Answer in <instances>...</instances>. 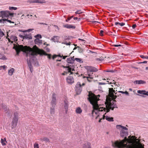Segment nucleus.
<instances>
[{"label":"nucleus","mask_w":148,"mask_h":148,"mask_svg":"<svg viewBox=\"0 0 148 148\" xmlns=\"http://www.w3.org/2000/svg\"><path fill=\"white\" fill-rule=\"evenodd\" d=\"M88 100L90 102V103L92 106L93 110H92L91 113H89L88 115L90 116L93 118V114L95 112V110H97V111H99V109H101V108L99 107L98 104V101L99 100L97 96L91 92H89V94L88 95Z\"/></svg>","instance_id":"obj_1"},{"label":"nucleus","mask_w":148,"mask_h":148,"mask_svg":"<svg viewBox=\"0 0 148 148\" xmlns=\"http://www.w3.org/2000/svg\"><path fill=\"white\" fill-rule=\"evenodd\" d=\"M16 55L18 56L20 52L21 51L23 52V55L26 57H27L28 56H29V58L32 57V58H34V56L35 54V53L36 52L35 50L27 46H24L23 45V47L16 50Z\"/></svg>","instance_id":"obj_2"},{"label":"nucleus","mask_w":148,"mask_h":148,"mask_svg":"<svg viewBox=\"0 0 148 148\" xmlns=\"http://www.w3.org/2000/svg\"><path fill=\"white\" fill-rule=\"evenodd\" d=\"M106 108H103V107H102L101 109H99V112H102L104 110L105 112H108L110 111V109L113 110L114 108H117L116 104L113 101L112 102H110L106 103Z\"/></svg>","instance_id":"obj_3"},{"label":"nucleus","mask_w":148,"mask_h":148,"mask_svg":"<svg viewBox=\"0 0 148 148\" xmlns=\"http://www.w3.org/2000/svg\"><path fill=\"white\" fill-rule=\"evenodd\" d=\"M124 140H116L114 142L112 141V145L114 147L118 148H126L124 144Z\"/></svg>","instance_id":"obj_4"},{"label":"nucleus","mask_w":148,"mask_h":148,"mask_svg":"<svg viewBox=\"0 0 148 148\" xmlns=\"http://www.w3.org/2000/svg\"><path fill=\"white\" fill-rule=\"evenodd\" d=\"M18 113L17 112L14 113V117L12 122V129L15 128L17 125L18 117Z\"/></svg>","instance_id":"obj_5"},{"label":"nucleus","mask_w":148,"mask_h":148,"mask_svg":"<svg viewBox=\"0 0 148 148\" xmlns=\"http://www.w3.org/2000/svg\"><path fill=\"white\" fill-rule=\"evenodd\" d=\"M37 56V54L36 52L35 53V54L34 55V58H29V59H27V62L28 64V66L30 69V71L31 73H32L33 71V68L32 66L31 62H33L35 59L36 58V56Z\"/></svg>","instance_id":"obj_6"},{"label":"nucleus","mask_w":148,"mask_h":148,"mask_svg":"<svg viewBox=\"0 0 148 148\" xmlns=\"http://www.w3.org/2000/svg\"><path fill=\"white\" fill-rule=\"evenodd\" d=\"M75 90L76 93V94L77 95H79L82 90V85H81L80 83L78 82L75 88Z\"/></svg>","instance_id":"obj_7"},{"label":"nucleus","mask_w":148,"mask_h":148,"mask_svg":"<svg viewBox=\"0 0 148 148\" xmlns=\"http://www.w3.org/2000/svg\"><path fill=\"white\" fill-rule=\"evenodd\" d=\"M85 68L87 70L88 72H96L98 71V69L97 68L91 66H85Z\"/></svg>","instance_id":"obj_8"},{"label":"nucleus","mask_w":148,"mask_h":148,"mask_svg":"<svg viewBox=\"0 0 148 148\" xmlns=\"http://www.w3.org/2000/svg\"><path fill=\"white\" fill-rule=\"evenodd\" d=\"M56 99L55 93H53L52 95V99L51 102V104L53 108H55V105L56 104Z\"/></svg>","instance_id":"obj_9"},{"label":"nucleus","mask_w":148,"mask_h":148,"mask_svg":"<svg viewBox=\"0 0 148 148\" xmlns=\"http://www.w3.org/2000/svg\"><path fill=\"white\" fill-rule=\"evenodd\" d=\"M125 130V129H122L120 132V135L121 136L125 138H127V136L128 135L127 130Z\"/></svg>","instance_id":"obj_10"},{"label":"nucleus","mask_w":148,"mask_h":148,"mask_svg":"<svg viewBox=\"0 0 148 148\" xmlns=\"http://www.w3.org/2000/svg\"><path fill=\"white\" fill-rule=\"evenodd\" d=\"M8 10L2 11L0 12V16L2 18L4 17H8Z\"/></svg>","instance_id":"obj_11"},{"label":"nucleus","mask_w":148,"mask_h":148,"mask_svg":"<svg viewBox=\"0 0 148 148\" xmlns=\"http://www.w3.org/2000/svg\"><path fill=\"white\" fill-rule=\"evenodd\" d=\"M66 80L69 84H72L74 82L73 77L71 76H68L66 78Z\"/></svg>","instance_id":"obj_12"},{"label":"nucleus","mask_w":148,"mask_h":148,"mask_svg":"<svg viewBox=\"0 0 148 148\" xmlns=\"http://www.w3.org/2000/svg\"><path fill=\"white\" fill-rule=\"evenodd\" d=\"M64 107L65 110V113L67 114L68 112V108L69 107V102L66 99L64 101Z\"/></svg>","instance_id":"obj_13"},{"label":"nucleus","mask_w":148,"mask_h":148,"mask_svg":"<svg viewBox=\"0 0 148 148\" xmlns=\"http://www.w3.org/2000/svg\"><path fill=\"white\" fill-rule=\"evenodd\" d=\"M63 27L67 29H75L76 28V26L74 25H69L68 24H66L63 25Z\"/></svg>","instance_id":"obj_14"},{"label":"nucleus","mask_w":148,"mask_h":148,"mask_svg":"<svg viewBox=\"0 0 148 148\" xmlns=\"http://www.w3.org/2000/svg\"><path fill=\"white\" fill-rule=\"evenodd\" d=\"M137 92L140 94L145 95L148 96V92L146 91L145 90H138Z\"/></svg>","instance_id":"obj_15"},{"label":"nucleus","mask_w":148,"mask_h":148,"mask_svg":"<svg viewBox=\"0 0 148 148\" xmlns=\"http://www.w3.org/2000/svg\"><path fill=\"white\" fill-rule=\"evenodd\" d=\"M14 46L13 47L12 49H14L15 51H16V50L18 49H21L22 47H23V45H19L18 44L17 45H16L15 44H14Z\"/></svg>","instance_id":"obj_16"},{"label":"nucleus","mask_w":148,"mask_h":148,"mask_svg":"<svg viewBox=\"0 0 148 148\" xmlns=\"http://www.w3.org/2000/svg\"><path fill=\"white\" fill-rule=\"evenodd\" d=\"M134 84H144L146 83V82L145 81L142 80H135L134 82Z\"/></svg>","instance_id":"obj_17"},{"label":"nucleus","mask_w":148,"mask_h":148,"mask_svg":"<svg viewBox=\"0 0 148 148\" xmlns=\"http://www.w3.org/2000/svg\"><path fill=\"white\" fill-rule=\"evenodd\" d=\"M34 43L37 45H41L42 44V41L41 40H40L38 38H37L34 40Z\"/></svg>","instance_id":"obj_18"},{"label":"nucleus","mask_w":148,"mask_h":148,"mask_svg":"<svg viewBox=\"0 0 148 148\" xmlns=\"http://www.w3.org/2000/svg\"><path fill=\"white\" fill-rule=\"evenodd\" d=\"M24 40L25 39H27V40H29L31 39L32 38V35L31 34H24Z\"/></svg>","instance_id":"obj_19"},{"label":"nucleus","mask_w":148,"mask_h":148,"mask_svg":"<svg viewBox=\"0 0 148 148\" xmlns=\"http://www.w3.org/2000/svg\"><path fill=\"white\" fill-rule=\"evenodd\" d=\"M103 117H106V119L109 121L112 122L114 121L113 118L112 117H110L108 116H105L104 115L103 116Z\"/></svg>","instance_id":"obj_20"},{"label":"nucleus","mask_w":148,"mask_h":148,"mask_svg":"<svg viewBox=\"0 0 148 148\" xmlns=\"http://www.w3.org/2000/svg\"><path fill=\"white\" fill-rule=\"evenodd\" d=\"M59 37L58 36H54L52 38L51 40L53 41L54 42H58V39Z\"/></svg>","instance_id":"obj_21"},{"label":"nucleus","mask_w":148,"mask_h":148,"mask_svg":"<svg viewBox=\"0 0 148 148\" xmlns=\"http://www.w3.org/2000/svg\"><path fill=\"white\" fill-rule=\"evenodd\" d=\"M74 57L68 58L67 59V62L68 63L73 64L74 62V60H73Z\"/></svg>","instance_id":"obj_22"},{"label":"nucleus","mask_w":148,"mask_h":148,"mask_svg":"<svg viewBox=\"0 0 148 148\" xmlns=\"http://www.w3.org/2000/svg\"><path fill=\"white\" fill-rule=\"evenodd\" d=\"M116 128L118 129H120L121 128L122 129H125V130H128V129L126 127L122 126L121 125H117L116 126Z\"/></svg>","instance_id":"obj_23"},{"label":"nucleus","mask_w":148,"mask_h":148,"mask_svg":"<svg viewBox=\"0 0 148 148\" xmlns=\"http://www.w3.org/2000/svg\"><path fill=\"white\" fill-rule=\"evenodd\" d=\"M62 38L64 40H69L71 38H73V36H63Z\"/></svg>","instance_id":"obj_24"},{"label":"nucleus","mask_w":148,"mask_h":148,"mask_svg":"<svg viewBox=\"0 0 148 148\" xmlns=\"http://www.w3.org/2000/svg\"><path fill=\"white\" fill-rule=\"evenodd\" d=\"M109 92L110 94L112 95H113L114 93H115V94L117 93H115V91L113 88H109Z\"/></svg>","instance_id":"obj_25"},{"label":"nucleus","mask_w":148,"mask_h":148,"mask_svg":"<svg viewBox=\"0 0 148 148\" xmlns=\"http://www.w3.org/2000/svg\"><path fill=\"white\" fill-rule=\"evenodd\" d=\"M90 145V143H85L83 145V148H91Z\"/></svg>","instance_id":"obj_26"},{"label":"nucleus","mask_w":148,"mask_h":148,"mask_svg":"<svg viewBox=\"0 0 148 148\" xmlns=\"http://www.w3.org/2000/svg\"><path fill=\"white\" fill-rule=\"evenodd\" d=\"M14 71V69L13 68H12L10 69L8 71V73L9 75L12 76L13 74Z\"/></svg>","instance_id":"obj_27"},{"label":"nucleus","mask_w":148,"mask_h":148,"mask_svg":"<svg viewBox=\"0 0 148 148\" xmlns=\"http://www.w3.org/2000/svg\"><path fill=\"white\" fill-rule=\"evenodd\" d=\"M10 38L14 40L15 42H17L18 41L17 38L15 36L12 35L10 37Z\"/></svg>","instance_id":"obj_28"},{"label":"nucleus","mask_w":148,"mask_h":148,"mask_svg":"<svg viewBox=\"0 0 148 148\" xmlns=\"http://www.w3.org/2000/svg\"><path fill=\"white\" fill-rule=\"evenodd\" d=\"M0 59L5 60L7 59L5 56H4L3 54L0 53Z\"/></svg>","instance_id":"obj_29"},{"label":"nucleus","mask_w":148,"mask_h":148,"mask_svg":"<svg viewBox=\"0 0 148 148\" xmlns=\"http://www.w3.org/2000/svg\"><path fill=\"white\" fill-rule=\"evenodd\" d=\"M82 110L80 107L77 108L76 110V112L77 113L80 114L82 112Z\"/></svg>","instance_id":"obj_30"},{"label":"nucleus","mask_w":148,"mask_h":148,"mask_svg":"<svg viewBox=\"0 0 148 148\" xmlns=\"http://www.w3.org/2000/svg\"><path fill=\"white\" fill-rule=\"evenodd\" d=\"M36 1V3H40L41 4L45 3L46 2L45 1L43 0H37Z\"/></svg>","instance_id":"obj_31"},{"label":"nucleus","mask_w":148,"mask_h":148,"mask_svg":"<svg viewBox=\"0 0 148 148\" xmlns=\"http://www.w3.org/2000/svg\"><path fill=\"white\" fill-rule=\"evenodd\" d=\"M2 108L5 112L9 110V109L8 108L6 105H3Z\"/></svg>","instance_id":"obj_32"},{"label":"nucleus","mask_w":148,"mask_h":148,"mask_svg":"<svg viewBox=\"0 0 148 148\" xmlns=\"http://www.w3.org/2000/svg\"><path fill=\"white\" fill-rule=\"evenodd\" d=\"M115 25H119L121 26H124L125 25V23H120L119 22H116L115 23Z\"/></svg>","instance_id":"obj_33"},{"label":"nucleus","mask_w":148,"mask_h":148,"mask_svg":"<svg viewBox=\"0 0 148 148\" xmlns=\"http://www.w3.org/2000/svg\"><path fill=\"white\" fill-rule=\"evenodd\" d=\"M75 60L78 62L80 63H82L83 62L82 61V59L81 58H75Z\"/></svg>","instance_id":"obj_34"},{"label":"nucleus","mask_w":148,"mask_h":148,"mask_svg":"<svg viewBox=\"0 0 148 148\" xmlns=\"http://www.w3.org/2000/svg\"><path fill=\"white\" fill-rule=\"evenodd\" d=\"M42 140L45 141L46 142H49V139L47 138L44 137L41 139Z\"/></svg>","instance_id":"obj_35"},{"label":"nucleus","mask_w":148,"mask_h":148,"mask_svg":"<svg viewBox=\"0 0 148 148\" xmlns=\"http://www.w3.org/2000/svg\"><path fill=\"white\" fill-rule=\"evenodd\" d=\"M66 71H64V72L66 74H67L68 73H69L71 72V69L70 68H67V69H65Z\"/></svg>","instance_id":"obj_36"},{"label":"nucleus","mask_w":148,"mask_h":148,"mask_svg":"<svg viewBox=\"0 0 148 148\" xmlns=\"http://www.w3.org/2000/svg\"><path fill=\"white\" fill-rule=\"evenodd\" d=\"M17 9L16 7H9V10H16Z\"/></svg>","instance_id":"obj_37"},{"label":"nucleus","mask_w":148,"mask_h":148,"mask_svg":"<svg viewBox=\"0 0 148 148\" xmlns=\"http://www.w3.org/2000/svg\"><path fill=\"white\" fill-rule=\"evenodd\" d=\"M5 35L3 32L1 30H0V40L1 39V38Z\"/></svg>","instance_id":"obj_38"},{"label":"nucleus","mask_w":148,"mask_h":148,"mask_svg":"<svg viewBox=\"0 0 148 148\" xmlns=\"http://www.w3.org/2000/svg\"><path fill=\"white\" fill-rule=\"evenodd\" d=\"M54 108H53V107H51L50 108V112L51 114H54Z\"/></svg>","instance_id":"obj_39"},{"label":"nucleus","mask_w":148,"mask_h":148,"mask_svg":"<svg viewBox=\"0 0 148 148\" xmlns=\"http://www.w3.org/2000/svg\"><path fill=\"white\" fill-rule=\"evenodd\" d=\"M8 17L9 16H11L12 17L14 15V13H11L8 10Z\"/></svg>","instance_id":"obj_40"},{"label":"nucleus","mask_w":148,"mask_h":148,"mask_svg":"<svg viewBox=\"0 0 148 148\" xmlns=\"http://www.w3.org/2000/svg\"><path fill=\"white\" fill-rule=\"evenodd\" d=\"M88 75L89 76V77H84H84H86L87 78V79L88 80V81L89 82H91V80H89L88 79L89 78H90V79H93V77H90V74H89L88 73Z\"/></svg>","instance_id":"obj_41"},{"label":"nucleus","mask_w":148,"mask_h":148,"mask_svg":"<svg viewBox=\"0 0 148 148\" xmlns=\"http://www.w3.org/2000/svg\"><path fill=\"white\" fill-rule=\"evenodd\" d=\"M27 2L29 3H36V2H37L36 0H28L27 1Z\"/></svg>","instance_id":"obj_42"},{"label":"nucleus","mask_w":148,"mask_h":148,"mask_svg":"<svg viewBox=\"0 0 148 148\" xmlns=\"http://www.w3.org/2000/svg\"><path fill=\"white\" fill-rule=\"evenodd\" d=\"M77 47L78 51L79 53H81L82 52L83 49L82 48H81L79 46Z\"/></svg>","instance_id":"obj_43"},{"label":"nucleus","mask_w":148,"mask_h":148,"mask_svg":"<svg viewBox=\"0 0 148 148\" xmlns=\"http://www.w3.org/2000/svg\"><path fill=\"white\" fill-rule=\"evenodd\" d=\"M73 17V16H71L68 17V18L66 20V22H69V21H70Z\"/></svg>","instance_id":"obj_44"},{"label":"nucleus","mask_w":148,"mask_h":148,"mask_svg":"<svg viewBox=\"0 0 148 148\" xmlns=\"http://www.w3.org/2000/svg\"><path fill=\"white\" fill-rule=\"evenodd\" d=\"M34 37L35 38H42V36L41 35L39 34H38L36 35V36H35Z\"/></svg>","instance_id":"obj_45"},{"label":"nucleus","mask_w":148,"mask_h":148,"mask_svg":"<svg viewBox=\"0 0 148 148\" xmlns=\"http://www.w3.org/2000/svg\"><path fill=\"white\" fill-rule=\"evenodd\" d=\"M140 57L143 59L148 58V56H144V55H141L140 56Z\"/></svg>","instance_id":"obj_46"},{"label":"nucleus","mask_w":148,"mask_h":148,"mask_svg":"<svg viewBox=\"0 0 148 148\" xmlns=\"http://www.w3.org/2000/svg\"><path fill=\"white\" fill-rule=\"evenodd\" d=\"M4 140L3 139L1 138V143L2 145H6V144L4 142Z\"/></svg>","instance_id":"obj_47"},{"label":"nucleus","mask_w":148,"mask_h":148,"mask_svg":"<svg viewBox=\"0 0 148 148\" xmlns=\"http://www.w3.org/2000/svg\"><path fill=\"white\" fill-rule=\"evenodd\" d=\"M81 12V10H78L77 11H76L75 12V13L76 14H79L82 13V12Z\"/></svg>","instance_id":"obj_48"},{"label":"nucleus","mask_w":148,"mask_h":148,"mask_svg":"<svg viewBox=\"0 0 148 148\" xmlns=\"http://www.w3.org/2000/svg\"><path fill=\"white\" fill-rule=\"evenodd\" d=\"M114 70H104V71L107 72H111L113 73L114 72Z\"/></svg>","instance_id":"obj_49"},{"label":"nucleus","mask_w":148,"mask_h":148,"mask_svg":"<svg viewBox=\"0 0 148 148\" xmlns=\"http://www.w3.org/2000/svg\"><path fill=\"white\" fill-rule=\"evenodd\" d=\"M34 148H39L38 145L37 143H35L34 145Z\"/></svg>","instance_id":"obj_50"},{"label":"nucleus","mask_w":148,"mask_h":148,"mask_svg":"<svg viewBox=\"0 0 148 148\" xmlns=\"http://www.w3.org/2000/svg\"><path fill=\"white\" fill-rule=\"evenodd\" d=\"M69 65L68 64L66 65V66H62L64 68H65V69H67V68H69Z\"/></svg>","instance_id":"obj_51"},{"label":"nucleus","mask_w":148,"mask_h":148,"mask_svg":"<svg viewBox=\"0 0 148 148\" xmlns=\"http://www.w3.org/2000/svg\"><path fill=\"white\" fill-rule=\"evenodd\" d=\"M62 44H65L66 45H70L71 43L70 42H69L68 43L66 42H63L62 43Z\"/></svg>","instance_id":"obj_52"},{"label":"nucleus","mask_w":148,"mask_h":148,"mask_svg":"<svg viewBox=\"0 0 148 148\" xmlns=\"http://www.w3.org/2000/svg\"><path fill=\"white\" fill-rule=\"evenodd\" d=\"M103 32H104V31L103 30H100V34H99L101 36H103Z\"/></svg>","instance_id":"obj_53"},{"label":"nucleus","mask_w":148,"mask_h":148,"mask_svg":"<svg viewBox=\"0 0 148 148\" xmlns=\"http://www.w3.org/2000/svg\"><path fill=\"white\" fill-rule=\"evenodd\" d=\"M5 21H7L8 22L10 23H14V22H13L11 20H8V19H5Z\"/></svg>","instance_id":"obj_54"},{"label":"nucleus","mask_w":148,"mask_h":148,"mask_svg":"<svg viewBox=\"0 0 148 148\" xmlns=\"http://www.w3.org/2000/svg\"><path fill=\"white\" fill-rule=\"evenodd\" d=\"M112 46L114 47H121L122 46L121 45H113Z\"/></svg>","instance_id":"obj_55"},{"label":"nucleus","mask_w":148,"mask_h":148,"mask_svg":"<svg viewBox=\"0 0 148 148\" xmlns=\"http://www.w3.org/2000/svg\"><path fill=\"white\" fill-rule=\"evenodd\" d=\"M18 31L20 32H26V30H23V29H19Z\"/></svg>","instance_id":"obj_56"},{"label":"nucleus","mask_w":148,"mask_h":148,"mask_svg":"<svg viewBox=\"0 0 148 148\" xmlns=\"http://www.w3.org/2000/svg\"><path fill=\"white\" fill-rule=\"evenodd\" d=\"M71 66H71V65H69V68L71 69V71H74V70H74V68H72L71 67Z\"/></svg>","instance_id":"obj_57"},{"label":"nucleus","mask_w":148,"mask_h":148,"mask_svg":"<svg viewBox=\"0 0 148 148\" xmlns=\"http://www.w3.org/2000/svg\"><path fill=\"white\" fill-rule=\"evenodd\" d=\"M33 29H28L27 30H26V32H29L32 31Z\"/></svg>","instance_id":"obj_58"},{"label":"nucleus","mask_w":148,"mask_h":148,"mask_svg":"<svg viewBox=\"0 0 148 148\" xmlns=\"http://www.w3.org/2000/svg\"><path fill=\"white\" fill-rule=\"evenodd\" d=\"M136 27V24H133L132 25V28L133 29H134L135 27Z\"/></svg>","instance_id":"obj_59"},{"label":"nucleus","mask_w":148,"mask_h":148,"mask_svg":"<svg viewBox=\"0 0 148 148\" xmlns=\"http://www.w3.org/2000/svg\"><path fill=\"white\" fill-rule=\"evenodd\" d=\"M45 50H46V51L47 52H50V49L48 48H47V47L46 48Z\"/></svg>","instance_id":"obj_60"},{"label":"nucleus","mask_w":148,"mask_h":148,"mask_svg":"<svg viewBox=\"0 0 148 148\" xmlns=\"http://www.w3.org/2000/svg\"><path fill=\"white\" fill-rule=\"evenodd\" d=\"M1 67H2V69H3L4 70H5L6 67V66L4 65L3 66H1Z\"/></svg>","instance_id":"obj_61"},{"label":"nucleus","mask_w":148,"mask_h":148,"mask_svg":"<svg viewBox=\"0 0 148 148\" xmlns=\"http://www.w3.org/2000/svg\"><path fill=\"white\" fill-rule=\"evenodd\" d=\"M124 94H125L126 95L128 96L129 95V93L126 91H125L124 92Z\"/></svg>","instance_id":"obj_62"},{"label":"nucleus","mask_w":148,"mask_h":148,"mask_svg":"<svg viewBox=\"0 0 148 148\" xmlns=\"http://www.w3.org/2000/svg\"><path fill=\"white\" fill-rule=\"evenodd\" d=\"M103 60V59L101 58H97V60L99 61H101Z\"/></svg>","instance_id":"obj_63"},{"label":"nucleus","mask_w":148,"mask_h":148,"mask_svg":"<svg viewBox=\"0 0 148 148\" xmlns=\"http://www.w3.org/2000/svg\"><path fill=\"white\" fill-rule=\"evenodd\" d=\"M56 57H57V55H53L52 57L53 59V60Z\"/></svg>","instance_id":"obj_64"}]
</instances>
